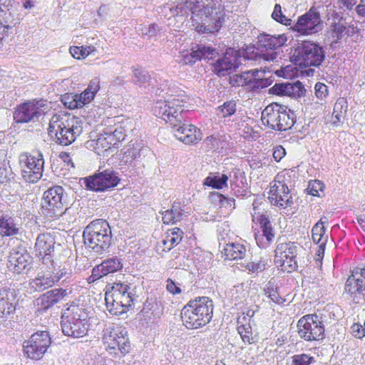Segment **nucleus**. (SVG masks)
Segmentation results:
<instances>
[{"mask_svg": "<svg viewBox=\"0 0 365 365\" xmlns=\"http://www.w3.org/2000/svg\"><path fill=\"white\" fill-rule=\"evenodd\" d=\"M18 303L16 291L9 287L0 288V318L13 314Z\"/></svg>", "mask_w": 365, "mask_h": 365, "instance_id": "nucleus-23", "label": "nucleus"}, {"mask_svg": "<svg viewBox=\"0 0 365 365\" xmlns=\"http://www.w3.org/2000/svg\"><path fill=\"white\" fill-rule=\"evenodd\" d=\"M43 101H29L16 107L14 119L18 123L34 121L45 113Z\"/></svg>", "mask_w": 365, "mask_h": 365, "instance_id": "nucleus-18", "label": "nucleus"}, {"mask_svg": "<svg viewBox=\"0 0 365 365\" xmlns=\"http://www.w3.org/2000/svg\"><path fill=\"white\" fill-rule=\"evenodd\" d=\"M213 314V302L207 297L190 300L181 310V318L187 329H198L208 324Z\"/></svg>", "mask_w": 365, "mask_h": 365, "instance_id": "nucleus-4", "label": "nucleus"}, {"mask_svg": "<svg viewBox=\"0 0 365 365\" xmlns=\"http://www.w3.org/2000/svg\"><path fill=\"white\" fill-rule=\"evenodd\" d=\"M305 89L302 83L297 81L294 83H287V96L292 98H299L304 95Z\"/></svg>", "mask_w": 365, "mask_h": 365, "instance_id": "nucleus-47", "label": "nucleus"}, {"mask_svg": "<svg viewBox=\"0 0 365 365\" xmlns=\"http://www.w3.org/2000/svg\"><path fill=\"white\" fill-rule=\"evenodd\" d=\"M48 131L51 136H55L57 143L68 145L82 133V122L69 113H56L50 120Z\"/></svg>", "mask_w": 365, "mask_h": 365, "instance_id": "nucleus-3", "label": "nucleus"}, {"mask_svg": "<svg viewBox=\"0 0 365 365\" xmlns=\"http://www.w3.org/2000/svg\"><path fill=\"white\" fill-rule=\"evenodd\" d=\"M103 339L110 350L118 349L123 356L129 351L130 344L125 328L109 327L104 330Z\"/></svg>", "mask_w": 365, "mask_h": 365, "instance_id": "nucleus-16", "label": "nucleus"}, {"mask_svg": "<svg viewBox=\"0 0 365 365\" xmlns=\"http://www.w3.org/2000/svg\"><path fill=\"white\" fill-rule=\"evenodd\" d=\"M187 97L169 95L165 100H158L153 108V114L162 118L173 128L175 136L185 144L196 143L202 139L200 130L193 125L185 124L184 109Z\"/></svg>", "mask_w": 365, "mask_h": 365, "instance_id": "nucleus-2", "label": "nucleus"}, {"mask_svg": "<svg viewBox=\"0 0 365 365\" xmlns=\"http://www.w3.org/2000/svg\"><path fill=\"white\" fill-rule=\"evenodd\" d=\"M51 343L48 331L34 333L24 343V354L31 359L38 360L43 357Z\"/></svg>", "mask_w": 365, "mask_h": 365, "instance_id": "nucleus-14", "label": "nucleus"}, {"mask_svg": "<svg viewBox=\"0 0 365 365\" xmlns=\"http://www.w3.org/2000/svg\"><path fill=\"white\" fill-rule=\"evenodd\" d=\"M258 47L253 56H247L254 60L263 59L266 61H274L279 56L277 49L285 44L287 37L285 34L270 35L261 34L258 36Z\"/></svg>", "mask_w": 365, "mask_h": 365, "instance_id": "nucleus-8", "label": "nucleus"}, {"mask_svg": "<svg viewBox=\"0 0 365 365\" xmlns=\"http://www.w3.org/2000/svg\"><path fill=\"white\" fill-rule=\"evenodd\" d=\"M61 324L63 333L73 338L82 337L86 335L88 331V324H82L80 321L74 322L68 319H61Z\"/></svg>", "mask_w": 365, "mask_h": 365, "instance_id": "nucleus-28", "label": "nucleus"}, {"mask_svg": "<svg viewBox=\"0 0 365 365\" xmlns=\"http://www.w3.org/2000/svg\"><path fill=\"white\" fill-rule=\"evenodd\" d=\"M265 260L260 259L258 262H250L246 264L245 268L251 273L258 274L266 269Z\"/></svg>", "mask_w": 365, "mask_h": 365, "instance_id": "nucleus-54", "label": "nucleus"}, {"mask_svg": "<svg viewBox=\"0 0 365 365\" xmlns=\"http://www.w3.org/2000/svg\"><path fill=\"white\" fill-rule=\"evenodd\" d=\"M19 164L22 178L27 182L34 183L41 178L44 166L42 153H37L36 155L21 153L19 155Z\"/></svg>", "mask_w": 365, "mask_h": 365, "instance_id": "nucleus-10", "label": "nucleus"}, {"mask_svg": "<svg viewBox=\"0 0 365 365\" xmlns=\"http://www.w3.org/2000/svg\"><path fill=\"white\" fill-rule=\"evenodd\" d=\"M230 185L234 195L237 197H245L247 195V179L244 173L240 170L233 172L231 176Z\"/></svg>", "mask_w": 365, "mask_h": 365, "instance_id": "nucleus-29", "label": "nucleus"}, {"mask_svg": "<svg viewBox=\"0 0 365 365\" xmlns=\"http://www.w3.org/2000/svg\"><path fill=\"white\" fill-rule=\"evenodd\" d=\"M88 317V314L83 307L73 304L64 311L61 319H68L74 322L80 321L82 324H87Z\"/></svg>", "mask_w": 365, "mask_h": 365, "instance_id": "nucleus-32", "label": "nucleus"}, {"mask_svg": "<svg viewBox=\"0 0 365 365\" xmlns=\"http://www.w3.org/2000/svg\"><path fill=\"white\" fill-rule=\"evenodd\" d=\"M64 189L54 186L46 190L41 201V213L48 219L61 216L66 210L63 200Z\"/></svg>", "mask_w": 365, "mask_h": 365, "instance_id": "nucleus-9", "label": "nucleus"}, {"mask_svg": "<svg viewBox=\"0 0 365 365\" xmlns=\"http://www.w3.org/2000/svg\"><path fill=\"white\" fill-rule=\"evenodd\" d=\"M283 175H277L271 183L269 200L272 205L285 209L293 204L292 196L287 185L284 182Z\"/></svg>", "mask_w": 365, "mask_h": 365, "instance_id": "nucleus-13", "label": "nucleus"}, {"mask_svg": "<svg viewBox=\"0 0 365 365\" xmlns=\"http://www.w3.org/2000/svg\"><path fill=\"white\" fill-rule=\"evenodd\" d=\"M253 221L259 224L260 228L263 229L272 225L269 219L263 214L257 213L255 211L252 213Z\"/></svg>", "mask_w": 365, "mask_h": 365, "instance_id": "nucleus-58", "label": "nucleus"}, {"mask_svg": "<svg viewBox=\"0 0 365 365\" xmlns=\"http://www.w3.org/2000/svg\"><path fill=\"white\" fill-rule=\"evenodd\" d=\"M228 177L222 174L221 176L207 177L205 180V184L215 189H222L227 185Z\"/></svg>", "mask_w": 365, "mask_h": 365, "instance_id": "nucleus-48", "label": "nucleus"}, {"mask_svg": "<svg viewBox=\"0 0 365 365\" xmlns=\"http://www.w3.org/2000/svg\"><path fill=\"white\" fill-rule=\"evenodd\" d=\"M272 18L277 22L285 26H290L292 23V20L284 14L282 6L279 4H275L272 14Z\"/></svg>", "mask_w": 365, "mask_h": 365, "instance_id": "nucleus-49", "label": "nucleus"}, {"mask_svg": "<svg viewBox=\"0 0 365 365\" xmlns=\"http://www.w3.org/2000/svg\"><path fill=\"white\" fill-rule=\"evenodd\" d=\"M331 27H332V29H331L332 31L334 34H336L337 38H339V36H341L344 32V31L346 28L345 23L341 21H339L336 23H334L331 25Z\"/></svg>", "mask_w": 365, "mask_h": 365, "instance_id": "nucleus-64", "label": "nucleus"}, {"mask_svg": "<svg viewBox=\"0 0 365 365\" xmlns=\"http://www.w3.org/2000/svg\"><path fill=\"white\" fill-rule=\"evenodd\" d=\"M314 89L315 95L319 99L322 100L328 95V88L324 83L320 82L317 83Z\"/></svg>", "mask_w": 365, "mask_h": 365, "instance_id": "nucleus-59", "label": "nucleus"}, {"mask_svg": "<svg viewBox=\"0 0 365 365\" xmlns=\"http://www.w3.org/2000/svg\"><path fill=\"white\" fill-rule=\"evenodd\" d=\"M261 230L262 234H255V240L259 247L265 248L273 240L274 233L272 225Z\"/></svg>", "mask_w": 365, "mask_h": 365, "instance_id": "nucleus-44", "label": "nucleus"}, {"mask_svg": "<svg viewBox=\"0 0 365 365\" xmlns=\"http://www.w3.org/2000/svg\"><path fill=\"white\" fill-rule=\"evenodd\" d=\"M133 81L136 84L143 85L149 81L150 77L148 73L143 69L133 70Z\"/></svg>", "mask_w": 365, "mask_h": 365, "instance_id": "nucleus-53", "label": "nucleus"}, {"mask_svg": "<svg viewBox=\"0 0 365 365\" xmlns=\"http://www.w3.org/2000/svg\"><path fill=\"white\" fill-rule=\"evenodd\" d=\"M73 101L70 102L68 105L69 108L74 109L82 108L86 104L90 103L93 98L88 91L85 90L80 95H75L71 96Z\"/></svg>", "mask_w": 365, "mask_h": 365, "instance_id": "nucleus-45", "label": "nucleus"}, {"mask_svg": "<svg viewBox=\"0 0 365 365\" xmlns=\"http://www.w3.org/2000/svg\"><path fill=\"white\" fill-rule=\"evenodd\" d=\"M185 210L180 202H174L172 207L163 212V222L165 224L176 223L182 219Z\"/></svg>", "mask_w": 365, "mask_h": 365, "instance_id": "nucleus-36", "label": "nucleus"}, {"mask_svg": "<svg viewBox=\"0 0 365 365\" xmlns=\"http://www.w3.org/2000/svg\"><path fill=\"white\" fill-rule=\"evenodd\" d=\"M120 180L117 173L111 169L105 170L83 179L86 188L95 192H103L113 188L117 186Z\"/></svg>", "mask_w": 365, "mask_h": 365, "instance_id": "nucleus-12", "label": "nucleus"}, {"mask_svg": "<svg viewBox=\"0 0 365 365\" xmlns=\"http://www.w3.org/2000/svg\"><path fill=\"white\" fill-rule=\"evenodd\" d=\"M183 234V232L178 227L168 230L165 238L163 240L164 246L163 250L168 252L173 247L178 245L182 239Z\"/></svg>", "mask_w": 365, "mask_h": 365, "instance_id": "nucleus-34", "label": "nucleus"}, {"mask_svg": "<svg viewBox=\"0 0 365 365\" xmlns=\"http://www.w3.org/2000/svg\"><path fill=\"white\" fill-rule=\"evenodd\" d=\"M325 58L322 46L312 41H303L295 48L292 61L299 67L319 66Z\"/></svg>", "mask_w": 365, "mask_h": 365, "instance_id": "nucleus-7", "label": "nucleus"}, {"mask_svg": "<svg viewBox=\"0 0 365 365\" xmlns=\"http://www.w3.org/2000/svg\"><path fill=\"white\" fill-rule=\"evenodd\" d=\"M324 184L318 180L309 182L308 192L313 196H319V191H323Z\"/></svg>", "mask_w": 365, "mask_h": 365, "instance_id": "nucleus-57", "label": "nucleus"}, {"mask_svg": "<svg viewBox=\"0 0 365 365\" xmlns=\"http://www.w3.org/2000/svg\"><path fill=\"white\" fill-rule=\"evenodd\" d=\"M215 53L216 50L215 48L202 44H197L192 48L190 51H187L182 53L178 56L179 59L178 61L182 65L192 64L202 58H212Z\"/></svg>", "mask_w": 365, "mask_h": 365, "instance_id": "nucleus-22", "label": "nucleus"}, {"mask_svg": "<svg viewBox=\"0 0 365 365\" xmlns=\"http://www.w3.org/2000/svg\"><path fill=\"white\" fill-rule=\"evenodd\" d=\"M346 292L351 295L363 293L365 291V264L355 267L345 284Z\"/></svg>", "mask_w": 365, "mask_h": 365, "instance_id": "nucleus-25", "label": "nucleus"}, {"mask_svg": "<svg viewBox=\"0 0 365 365\" xmlns=\"http://www.w3.org/2000/svg\"><path fill=\"white\" fill-rule=\"evenodd\" d=\"M298 334L306 341H319L324 338V327L316 314L306 315L297 323Z\"/></svg>", "mask_w": 365, "mask_h": 365, "instance_id": "nucleus-11", "label": "nucleus"}, {"mask_svg": "<svg viewBox=\"0 0 365 365\" xmlns=\"http://www.w3.org/2000/svg\"><path fill=\"white\" fill-rule=\"evenodd\" d=\"M247 252L246 247L240 243H229L223 248L222 253L228 259H243Z\"/></svg>", "mask_w": 365, "mask_h": 365, "instance_id": "nucleus-35", "label": "nucleus"}, {"mask_svg": "<svg viewBox=\"0 0 365 365\" xmlns=\"http://www.w3.org/2000/svg\"><path fill=\"white\" fill-rule=\"evenodd\" d=\"M264 292L265 294H267L272 302L277 304H282L285 302V299L279 296L277 289H274L271 286L270 282H269L268 285L264 289Z\"/></svg>", "mask_w": 365, "mask_h": 365, "instance_id": "nucleus-55", "label": "nucleus"}, {"mask_svg": "<svg viewBox=\"0 0 365 365\" xmlns=\"http://www.w3.org/2000/svg\"><path fill=\"white\" fill-rule=\"evenodd\" d=\"M297 245L294 242H279L275 250L274 262L285 269H295Z\"/></svg>", "mask_w": 365, "mask_h": 365, "instance_id": "nucleus-19", "label": "nucleus"}, {"mask_svg": "<svg viewBox=\"0 0 365 365\" xmlns=\"http://www.w3.org/2000/svg\"><path fill=\"white\" fill-rule=\"evenodd\" d=\"M106 275L107 274L105 272L103 266L101 264H100L93 269L92 274L89 277V279L91 282H94Z\"/></svg>", "mask_w": 365, "mask_h": 365, "instance_id": "nucleus-60", "label": "nucleus"}, {"mask_svg": "<svg viewBox=\"0 0 365 365\" xmlns=\"http://www.w3.org/2000/svg\"><path fill=\"white\" fill-rule=\"evenodd\" d=\"M180 14L190 12L194 29L200 34L218 32L229 21V11L221 0H186L177 6Z\"/></svg>", "mask_w": 365, "mask_h": 365, "instance_id": "nucleus-1", "label": "nucleus"}, {"mask_svg": "<svg viewBox=\"0 0 365 365\" xmlns=\"http://www.w3.org/2000/svg\"><path fill=\"white\" fill-rule=\"evenodd\" d=\"M322 29L319 11L312 7L309 11L298 17L292 29L301 35L307 36L315 34Z\"/></svg>", "mask_w": 365, "mask_h": 365, "instance_id": "nucleus-15", "label": "nucleus"}, {"mask_svg": "<svg viewBox=\"0 0 365 365\" xmlns=\"http://www.w3.org/2000/svg\"><path fill=\"white\" fill-rule=\"evenodd\" d=\"M91 52V47H78L73 46L70 48V53L75 58L80 59L84 58L89 55Z\"/></svg>", "mask_w": 365, "mask_h": 365, "instance_id": "nucleus-56", "label": "nucleus"}, {"mask_svg": "<svg viewBox=\"0 0 365 365\" xmlns=\"http://www.w3.org/2000/svg\"><path fill=\"white\" fill-rule=\"evenodd\" d=\"M85 245L96 254L107 251L111 244V230L108 222L98 219L88 224L83 232Z\"/></svg>", "mask_w": 365, "mask_h": 365, "instance_id": "nucleus-5", "label": "nucleus"}, {"mask_svg": "<svg viewBox=\"0 0 365 365\" xmlns=\"http://www.w3.org/2000/svg\"><path fill=\"white\" fill-rule=\"evenodd\" d=\"M19 227L14 222V220L8 216H2L0 218V234L2 236H12L19 233Z\"/></svg>", "mask_w": 365, "mask_h": 365, "instance_id": "nucleus-38", "label": "nucleus"}, {"mask_svg": "<svg viewBox=\"0 0 365 365\" xmlns=\"http://www.w3.org/2000/svg\"><path fill=\"white\" fill-rule=\"evenodd\" d=\"M32 260L33 259L25 247H23L13 248L9 256L10 267L17 273H21L24 271L29 270Z\"/></svg>", "mask_w": 365, "mask_h": 365, "instance_id": "nucleus-21", "label": "nucleus"}, {"mask_svg": "<svg viewBox=\"0 0 365 365\" xmlns=\"http://www.w3.org/2000/svg\"><path fill=\"white\" fill-rule=\"evenodd\" d=\"M270 91L273 94L287 96V83H275L270 88Z\"/></svg>", "mask_w": 365, "mask_h": 365, "instance_id": "nucleus-62", "label": "nucleus"}, {"mask_svg": "<svg viewBox=\"0 0 365 365\" xmlns=\"http://www.w3.org/2000/svg\"><path fill=\"white\" fill-rule=\"evenodd\" d=\"M136 29L139 34L148 36L149 37L157 36L162 30L156 24H151L148 26L140 24L136 28Z\"/></svg>", "mask_w": 365, "mask_h": 365, "instance_id": "nucleus-50", "label": "nucleus"}, {"mask_svg": "<svg viewBox=\"0 0 365 365\" xmlns=\"http://www.w3.org/2000/svg\"><path fill=\"white\" fill-rule=\"evenodd\" d=\"M166 289L168 292L173 294H178L181 293V289L179 285L171 279H168L166 280Z\"/></svg>", "mask_w": 365, "mask_h": 365, "instance_id": "nucleus-63", "label": "nucleus"}, {"mask_svg": "<svg viewBox=\"0 0 365 365\" xmlns=\"http://www.w3.org/2000/svg\"><path fill=\"white\" fill-rule=\"evenodd\" d=\"M56 282L51 271L41 272L31 281V287L38 292H42L53 287Z\"/></svg>", "mask_w": 365, "mask_h": 365, "instance_id": "nucleus-30", "label": "nucleus"}, {"mask_svg": "<svg viewBox=\"0 0 365 365\" xmlns=\"http://www.w3.org/2000/svg\"><path fill=\"white\" fill-rule=\"evenodd\" d=\"M139 145H137L136 146L133 145L131 148H129L127 150V151L125 153L123 159L126 158L125 162L128 163L129 160V158H130V161L137 158L140 156V152L139 150L135 148H139Z\"/></svg>", "mask_w": 365, "mask_h": 365, "instance_id": "nucleus-61", "label": "nucleus"}, {"mask_svg": "<svg viewBox=\"0 0 365 365\" xmlns=\"http://www.w3.org/2000/svg\"><path fill=\"white\" fill-rule=\"evenodd\" d=\"M241 52L233 48L226 49L224 55L213 63V71L219 76L229 75L239 67L241 63Z\"/></svg>", "mask_w": 365, "mask_h": 365, "instance_id": "nucleus-17", "label": "nucleus"}, {"mask_svg": "<svg viewBox=\"0 0 365 365\" xmlns=\"http://www.w3.org/2000/svg\"><path fill=\"white\" fill-rule=\"evenodd\" d=\"M328 223L326 217H323L312 227V240L316 244L319 245V250L324 251L327 235H325V224Z\"/></svg>", "mask_w": 365, "mask_h": 365, "instance_id": "nucleus-31", "label": "nucleus"}, {"mask_svg": "<svg viewBox=\"0 0 365 365\" xmlns=\"http://www.w3.org/2000/svg\"><path fill=\"white\" fill-rule=\"evenodd\" d=\"M292 359L293 365H310L315 361L313 356L306 354L294 355Z\"/></svg>", "mask_w": 365, "mask_h": 365, "instance_id": "nucleus-52", "label": "nucleus"}, {"mask_svg": "<svg viewBox=\"0 0 365 365\" xmlns=\"http://www.w3.org/2000/svg\"><path fill=\"white\" fill-rule=\"evenodd\" d=\"M283 109L284 106L277 103L268 105L262 112V123L272 130H279L280 113Z\"/></svg>", "mask_w": 365, "mask_h": 365, "instance_id": "nucleus-27", "label": "nucleus"}, {"mask_svg": "<svg viewBox=\"0 0 365 365\" xmlns=\"http://www.w3.org/2000/svg\"><path fill=\"white\" fill-rule=\"evenodd\" d=\"M106 274L115 272L123 267V262L120 258L113 257L102 262Z\"/></svg>", "mask_w": 365, "mask_h": 365, "instance_id": "nucleus-46", "label": "nucleus"}, {"mask_svg": "<svg viewBox=\"0 0 365 365\" xmlns=\"http://www.w3.org/2000/svg\"><path fill=\"white\" fill-rule=\"evenodd\" d=\"M19 23V16L15 9L0 5V28L8 38L14 35V27Z\"/></svg>", "mask_w": 365, "mask_h": 365, "instance_id": "nucleus-24", "label": "nucleus"}, {"mask_svg": "<svg viewBox=\"0 0 365 365\" xmlns=\"http://www.w3.org/2000/svg\"><path fill=\"white\" fill-rule=\"evenodd\" d=\"M237 110L235 101L231 100L225 102L215 109V113L220 118H227L232 116Z\"/></svg>", "mask_w": 365, "mask_h": 365, "instance_id": "nucleus-43", "label": "nucleus"}, {"mask_svg": "<svg viewBox=\"0 0 365 365\" xmlns=\"http://www.w3.org/2000/svg\"><path fill=\"white\" fill-rule=\"evenodd\" d=\"M348 108V103L344 98H339L336 100L332 113L333 123H341L346 117Z\"/></svg>", "mask_w": 365, "mask_h": 365, "instance_id": "nucleus-39", "label": "nucleus"}, {"mask_svg": "<svg viewBox=\"0 0 365 365\" xmlns=\"http://www.w3.org/2000/svg\"><path fill=\"white\" fill-rule=\"evenodd\" d=\"M67 295V290L62 288L48 291L37 299L38 309L39 311H46L58 303Z\"/></svg>", "mask_w": 365, "mask_h": 365, "instance_id": "nucleus-26", "label": "nucleus"}, {"mask_svg": "<svg viewBox=\"0 0 365 365\" xmlns=\"http://www.w3.org/2000/svg\"><path fill=\"white\" fill-rule=\"evenodd\" d=\"M264 71L259 69H252L242 72L240 75L234 76L231 81H235L233 86H247L252 81V78H255L259 73L264 74Z\"/></svg>", "mask_w": 365, "mask_h": 365, "instance_id": "nucleus-40", "label": "nucleus"}, {"mask_svg": "<svg viewBox=\"0 0 365 365\" xmlns=\"http://www.w3.org/2000/svg\"><path fill=\"white\" fill-rule=\"evenodd\" d=\"M280 115L279 131H285L290 129L296 121L295 113L284 106V109L281 110Z\"/></svg>", "mask_w": 365, "mask_h": 365, "instance_id": "nucleus-37", "label": "nucleus"}, {"mask_svg": "<svg viewBox=\"0 0 365 365\" xmlns=\"http://www.w3.org/2000/svg\"><path fill=\"white\" fill-rule=\"evenodd\" d=\"M55 244L54 237L50 233H42L36 237L34 250L36 256L41 257L43 264L53 265L52 253Z\"/></svg>", "mask_w": 365, "mask_h": 365, "instance_id": "nucleus-20", "label": "nucleus"}, {"mask_svg": "<svg viewBox=\"0 0 365 365\" xmlns=\"http://www.w3.org/2000/svg\"><path fill=\"white\" fill-rule=\"evenodd\" d=\"M135 295L129 284L122 282L114 283L110 290L105 294L106 305L108 311L113 315H119L131 307Z\"/></svg>", "mask_w": 365, "mask_h": 365, "instance_id": "nucleus-6", "label": "nucleus"}, {"mask_svg": "<svg viewBox=\"0 0 365 365\" xmlns=\"http://www.w3.org/2000/svg\"><path fill=\"white\" fill-rule=\"evenodd\" d=\"M104 133L106 134L107 145H112L113 146L123 140L126 135L125 129L122 125H119L113 130L108 128Z\"/></svg>", "mask_w": 365, "mask_h": 365, "instance_id": "nucleus-41", "label": "nucleus"}, {"mask_svg": "<svg viewBox=\"0 0 365 365\" xmlns=\"http://www.w3.org/2000/svg\"><path fill=\"white\" fill-rule=\"evenodd\" d=\"M269 80L264 78V74H258L255 78L247 85L250 89H259L267 87L269 85Z\"/></svg>", "mask_w": 365, "mask_h": 365, "instance_id": "nucleus-51", "label": "nucleus"}, {"mask_svg": "<svg viewBox=\"0 0 365 365\" xmlns=\"http://www.w3.org/2000/svg\"><path fill=\"white\" fill-rule=\"evenodd\" d=\"M246 317H239L237 319V331L245 343L251 344L255 341V338L252 336V331L250 323L243 324V321H245Z\"/></svg>", "mask_w": 365, "mask_h": 365, "instance_id": "nucleus-42", "label": "nucleus"}, {"mask_svg": "<svg viewBox=\"0 0 365 365\" xmlns=\"http://www.w3.org/2000/svg\"><path fill=\"white\" fill-rule=\"evenodd\" d=\"M14 178V173L7 158L6 150H0V182L4 183Z\"/></svg>", "mask_w": 365, "mask_h": 365, "instance_id": "nucleus-33", "label": "nucleus"}]
</instances>
